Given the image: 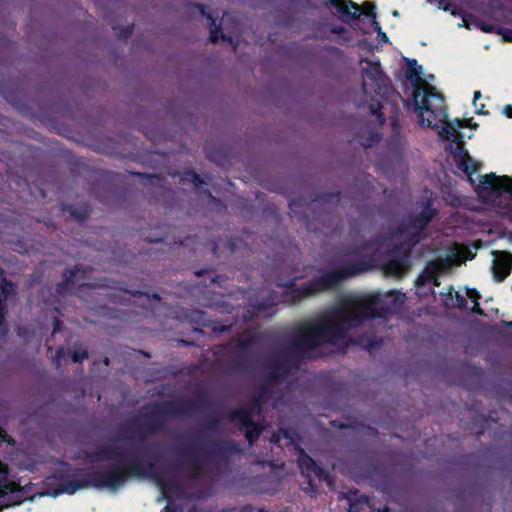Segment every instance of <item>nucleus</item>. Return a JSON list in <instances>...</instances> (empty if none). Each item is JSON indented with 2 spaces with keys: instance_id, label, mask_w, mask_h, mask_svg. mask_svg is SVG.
I'll list each match as a JSON object with an SVG mask.
<instances>
[{
  "instance_id": "obj_1",
  "label": "nucleus",
  "mask_w": 512,
  "mask_h": 512,
  "mask_svg": "<svg viewBox=\"0 0 512 512\" xmlns=\"http://www.w3.org/2000/svg\"><path fill=\"white\" fill-rule=\"evenodd\" d=\"M416 65L417 63L414 61L411 67L416 80L421 82L414 92V108L418 121L423 127L438 128L444 124L439 134L441 138L452 141V145L449 147L450 160L471 177L477 172L479 165L463 148L462 139L464 135L460 133V129L470 128L476 130L478 124L473 122L472 119H455L452 122H447L444 99L437 89L429 84V81L433 80L434 76L428 75L424 78L422 76L423 68L421 66L415 67Z\"/></svg>"
},
{
  "instance_id": "obj_2",
  "label": "nucleus",
  "mask_w": 512,
  "mask_h": 512,
  "mask_svg": "<svg viewBox=\"0 0 512 512\" xmlns=\"http://www.w3.org/2000/svg\"><path fill=\"white\" fill-rule=\"evenodd\" d=\"M478 195L485 201L493 205H499L502 202L503 193L510 200L508 213L512 217V177L497 176L494 173L480 176L478 184L475 186Z\"/></svg>"
},
{
  "instance_id": "obj_3",
  "label": "nucleus",
  "mask_w": 512,
  "mask_h": 512,
  "mask_svg": "<svg viewBox=\"0 0 512 512\" xmlns=\"http://www.w3.org/2000/svg\"><path fill=\"white\" fill-rule=\"evenodd\" d=\"M512 269V256L505 252L495 253L493 273L497 280H503Z\"/></svg>"
},
{
  "instance_id": "obj_4",
  "label": "nucleus",
  "mask_w": 512,
  "mask_h": 512,
  "mask_svg": "<svg viewBox=\"0 0 512 512\" xmlns=\"http://www.w3.org/2000/svg\"><path fill=\"white\" fill-rule=\"evenodd\" d=\"M330 2L337 7L338 12L345 21H348L349 19H356L361 14L360 7L352 1L330 0Z\"/></svg>"
},
{
  "instance_id": "obj_5",
  "label": "nucleus",
  "mask_w": 512,
  "mask_h": 512,
  "mask_svg": "<svg viewBox=\"0 0 512 512\" xmlns=\"http://www.w3.org/2000/svg\"><path fill=\"white\" fill-rule=\"evenodd\" d=\"M373 10H374V5L371 4V3L367 2V3H364L363 6H362V11L364 13H366L368 16L372 17V24L374 26L375 31L378 34V37H379L380 41L386 43V42H388V37L382 31L381 27L379 26L378 22L376 21L375 14L373 13Z\"/></svg>"
},
{
  "instance_id": "obj_6",
  "label": "nucleus",
  "mask_w": 512,
  "mask_h": 512,
  "mask_svg": "<svg viewBox=\"0 0 512 512\" xmlns=\"http://www.w3.org/2000/svg\"><path fill=\"white\" fill-rule=\"evenodd\" d=\"M470 258H472V255H470L468 249L463 246H458L456 254H454L452 258H447L446 261L447 265H454L464 262Z\"/></svg>"
},
{
  "instance_id": "obj_7",
  "label": "nucleus",
  "mask_w": 512,
  "mask_h": 512,
  "mask_svg": "<svg viewBox=\"0 0 512 512\" xmlns=\"http://www.w3.org/2000/svg\"><path fill=\"white\" fill-rule=\"evenodd\" d=\"M8 489L14 490V487L12 484L7 483L6 466L0 463V493H5Z\"/></svg>"
},
{
  "instance_id": "obj_8",
  "label": "nucleus",
  "mask_w": 512,
  "mask_h": 512,
  "mask_svg": "<svg viewBox=\"0 0 512 512\" xmlns=\"http://www.w3.org/2000/svg\"><path fill=\"white\" fill-rule=\"evenodd\" d=\"M350 512H366L370 509L369 501L366 498L360 499L357 503L350 505Z\"/></svg>"
},
{
  "instance_id": "obj_9",
  "label": "nucleus",
  "mask_w": 512,
  "mask_h": 512,
  "mask_svg": "<svg viewBox=\"0 0 512 512\" xmlns=\"http://www.w3.org/2000/svg\"><path fill=\"white\" fill-rule=\"evenodd\" d=\"M482 98V94L480 91H475L474 92V97H473V105H474V108H475V112L477 114H486L487 112L485 111V104H478V101Z\"/></svg>"
},
{
  "instance_id": "obj_10",
  "label": "nucleus",
  "mask_w": 512,
  "mask_h": 512,
  "mask_svg": "<svg viewBox=\"0 0 512 512\" xmlns=\"http://www.w3.org/2000/svg\"><path fill=\"white\" fill-rule=\"evenodd\" d=\"M367 66H369V70H367L366 72V75L372 79V80H377L379 79L380 77V69H379V65L377 63H366Z\"/></svg>"
},
{
  "instance_id": "obj_11",
  "label": "nucleus",
  "mask_w": 512,
  "mask_h": 512,
  "mask_svg": "<svg viewBox=\"0 0 512 512\" xmlns=\"http://www.w3.org/2000/svg\"><path fill=\"white\" fill-rule=\"evenodd\" d=\"M442 271V264L439 263H431L427 266L425 273L431 274V278H433V274L440 273Z\"/></svg>"
},
{
  "instance_id": "obj_12",
  "label": "nucleus",
  "mask_w": 512,
  "mask_h": 512,
  "mask_svg": "<svg viewBox=\"0 0 512 512\" xmlns=\"http://www.w3.org/2000/svg\"><path fill=\"white\" fill-rule=\"evenodd\" d=\"M467 296L474 302V307H473V311H478V299H479V294L476 290L474 289H467Z\"/></svg>"
},
{
  "instance_id": "obj_13",
  "label": "nucleus",
  "mask_w": 512,
  "mask_h": 512,
  "mask_svg": "<svg viewBox=\"0 0 512 512\" xmlns=\"http://www.w3.org/2000/svg\"><path fill=\"white\" fill-rule=\"evenodd\" d=\"M12 289L11 285L5 281H3L0 284V297H2L3 294L8 293ZM2 301V298H0V302Z\"/></svg>"
},
{
  "instance_id": "obj_14",
  "label": "nucleus",
  "mask_w": 512,
  "mask_h": 512,
  "mask_svg": "<svg viewBox=\"0 0 512 512\" xmlns=\"http://www.w3.org/2000/svg\"><path fill=\"white\" fill-rule=\"evenodd\" d=\"M300 465H301L302 469H304V467H306L308 469L310 465L314 466V463L308 456H303L300 459Z\"/></svg>"
},
{
  "instance_id": "obj_15",
  "label": "nucleus",
  "mask_w": 512,
  "mask_h": 512,
  "mask_svg": "<svg viewBox=\"0 0 512 512\" xmlns=\"http://www.w3.org/2000/svg\"><path fill=\"white\" fill-rule=\"evenodd\" d=\"M503 114L507 118H512V105L505 106L504 109H503Z\"/></svg>"
},
{
  "instance_id": "obj_16",
  "label": "nucleus",
  "mask_w": 512,
  "mask_h": 512,
  "mask_svg": "<svg viewBox=\"0 0 512 512\" xmlns=\"http://www.w3.org/2000/svg\"><path fill=\"white\" fill-rule=\"evenodd\" d=\"M356 309L361 313L365 314V303L363 301H358L356 303Z\"/></svg>"
},
{
  "instance_id": "obj_17",
  "label": "nucleus",
  "mask_w": 512,
  "mask_h": 512,
  "mask_svg": "<svg viewBox=\"0 0 512 512\" xmlns=\"http://www.w3.org/2000/svg\"><path fill=\"white\" fill-rule=\"evenodd\" d=\"M432 217H433V212L429 211V213L427 215H425V221L424 222L429 221Z\"/></svg>"
},
{
  "instance_id": "obj_18",
  "label": "nucleus",
  "mask_w": 512,
  "mask_h": 512,
  "mask_svg": "<svg viewBox=\"0 0 512 512\" xmlns=\"http://www.w3.org/2000/svg\"><path fill=\"white\" fill-rule=\"evenodd\" d=\"M211 38H212L213 41L217 40V36H216V34L214 32H212Z\"/></svg>"
},
{
  "instance_id": "obj_19",
  "label": "nucleus",
  "mask_w": 512,
  "mask_h": 512,
  "mask_svg": "<svg viewBox=\"0 0 512 512\" xmlns=\"http://www.w3.org/2000/svg\"><path fill=\"white\" fill-rule=\"evenodd\" d=\"M439 8H442L444 10H448L447 6H442V3H440Z\"/></svg>"
},
{
  "instance_id": "obj_20",
  "label": "nucleus",
  "mask_w": 512,
  "mask_h": 512,
  "mask_svg": "<svg viewBox=\"0 0 512 512\" xmlns=\"http://www.w3.org/2000/svg\"><path fill=\"white\" fill-rule=\"evenodd\" d=\"M330 285H331V284L325 283V284L323 285V288H327V287H329Z\"/></svg>"
},
{
  "instance_id": "obj_21",
  "label": "nucleus",
  "mask_w": 512,
  "mask_h": 512,
  "mask_svg": "<svg viewBox=\"0 0 512 512\" xmlns=\"http://www.w3.org/2000/svg\"><path fill=\"white\" fill-rule=\"evenodd\" d=\"M162 512H169L168 507H166V508L164 509V511H162Z\"/></svg>"
}]
</instances>
